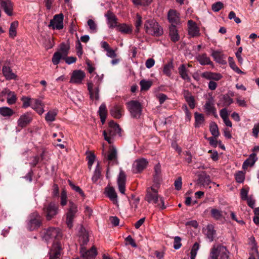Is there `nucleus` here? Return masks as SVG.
Returning <instances> with one entry per match:
<instances>
[{
    "label": "nucleus",
    "mask_w": 259,
    "mask_h": 259,
    "mask_svg": "<svg viewBox=\"0 0 259 259\" xmlns=\"http://www.w3.org/2000/svg\"><path fill=\"white\" fill-rule=\"evenodd\" d=\"M61 237V231L58 228L50 227L44 231L43 239L48 243H52V248L50 252V259H57L59 257L61 247L59 240Z\"/></svg>",
    "instance_id": "nucleus-1"
},
{
    "label": "nucleus",
    "mask_w": 259,
    "mask_h": 259,
    "mask_svg": "<svg viewBox=\"0 0 259 259\" xmlns=\"http://www.w3.org/2000/svg\"><path fill=\"white\" fill-rule=\"evenodd\" d=\"M145 200L149 203L154 204L156 207L160 209H164L166 208L163 197L158 195L157 190L153 187L147 188Z\"/></svg>",
    "instance_id": "nucleus-2"
},
{
    "label": "nucleus",
    "mask_w": 259,
    "mask_h": 259,
    "mask_svg": "<svg viewBox=\"0 0 259 259\" xmlns=\"http://www.w3.org/2000/svg\"><path fill=\"white\" fill-rule=\"evenodd\" d=\"M121 129L114 121H110L108 127L103 131L104 139L110 144L113 143L114 137L120 134Z\"/></svg>",
    "instance_id": "nucleus-3"
},
{
    "label": "nucleus",
    "mask_w": 259,
    "mask_h": 259,
    "mask_svg": "<svg viewBox=\"0 0 259 259\" xmlns=\"http://www.w3.org/2000/svg\"><path fill=\"white\" fill-rule=\"evenodd\" d=\"M96 82H89L88 83V90L89 92L90 99L92 100L98 101L100 98V85L102 80V76L99 77L98 75L94 78Z\"/></svg>",
    "instance_id": "nucleus-4"
},
{
    "label": "nucleus",
    "mask_w": 259,
    "mask_h": 259,
    "mask_svg": "<svg viewBox=\"0 0 259 259\" xmlns=\"http://www.w3.org/2000/svg\"><path fill=\"white\" fill-rule=\"evenodd\" d=\"M78 212V209L77 204L70 200L65 213L66 224L68 228H71L73 226L74 219L76 217Z\"/></svg>",
    "instance_id": "nucleus-5"
},
{
    "label": "nucleus",
    "mask_w": 259,
    "mask_h": 259,
    "mask_svg": "<svg viewBox=\"0 0 259 259\" xmlns=\"http://www.w3.org/2000/svg\"><path fill=\"white\" fill-rule=\"evenodd\" d=\"M144 28L147 33L154 35L160 36L163 33L162 28L154 20H148L144 24Z\"/></svg>",
    "instance_id": "nucleus-6"
},
{
    "label": "nucleus",
    "mask_w": 259,
    "mask_h": 259,
    "mask_svg": "<svg viewBox=\"0 0 259 259\" xmlns=\"http://www.w3.org/2000/svg\"><path fill=\"white\" fill-rule=\"evenodd\" d=\"M127 108L133 118L138 119L140 117L142 108L141 104L138 101L132 100L127 103Z\"/></svg>",
    "instance_id": "nucleus-7"
},
{
    "label": "nucleus",
    "mask_w": 259,
    "mask_h": 259,
    "mask_svg": "<svg viewBox=\"0 0 259 259\" xmlns=\"http://www.w3.org/2000/svg\"><path fill=\"white\" fill-rule=\"evenodd\" d=\"M41 224L40 217L37 212H34L29 216L27 223V228L30 231L37 229Z\"/></svg>",
    "instance_id": "nucleus-8"
},
{
    "label": "nucleus",
    "mask_w": 259,
    "mask_h": 259,
    "mask_svg": "<svg viewBox=\"0 0 259 259\" xmlns=\"http://www.w3.org/2000/svg\"><path fill=\"white\" fill-rule=\"evenodd\" d=\"M44 211L47 220H51L58 212V206L54 202H50L44 207Z\"/></svg>",
    "instance_id": "nucleus-9"
},
{
    "label": "nucleus",
    "mask_w": 259,
    "mask_h": 259,
    "mask_svg": "<svg viewBox=\"0 0 259 259\" xmlns=\"http://www.w3.org/2000/svg\"><path fill=\"white\" fill-rule=\"evenodd\" d=\"M64 16L62 13L55 15L53 19L50 21L49 27H51L53 29H61L63 28Z\"/></svg>",
    "instance_id": "nucleus-10"
},
{
    "label": "nucleus",
    "mask_w": 259,
    "mask_h": 259,
    "mask_svg": "<svg viewBox=\"0 0 259 259\" xmlns=\"http://www.w3.org/2000/svg\"><path fill=\"white\" fill-rule=\"evenodd\" d=\"M167 19L170 25L177 26L181 24L180 14L175 10H169L167 13Z\"/></svg>",
    "instance_id": "nucleus-11"
},
{
    "label": "nucleus",
    "mask_w": 259,
    "mask_h": 259,
    "mask_svg": "<svg viewBox=\"0 0 259 259\" xmlns=\"http://www.w3.org/2000/svg\"><path fill=\"white\" fill-rule=\"evenodd\" d=\"M85 73L80 70H74L71 74L70 82L75 84H80L85 77Z\"/></svg>",
    "instance_id": "nucleus-12"
},
{
    "label": "nucleus",
    "mask_w": 259,
    "mask_h": 259,
    "mask_svg": "<svg viewBox=\"0 0 259 259\" xmlns=\"http://www.w3.org/2000/svg\"><path fill=\"white\" fill-rule=\"evenodd\" d=\"M32 120L30 113L26 112L21 115L17 120V125L21 128H24L28 125Z\"/></svg>",
    "instance_id": "nucleus-13"
},
{
    "label": "nucleus",
    "mask_w": 259,
    "mask_h": 259,
    "mask_svg": "<svg viewBox=\"0 0 259 259\" xmlns=\"http://www.w3.org/2000/svg\"><path fill=\"white\" fill-rule=\"evenodd\" d=\"M80 252L83 259H94L97 254L95 246H93L89 250H87L84 247H82L80 248Z\"/></svg>",
    "instance_id": "nucleus-14"
},
{
    "label": "nucleus",
    "mask_w": 259,
    "mask_h": 259,
    "mask_svg": "<svg viewBox=\"0 0 259 259\" xmlns=\"http://www.w3.org/2000/svg\"><path fill=\"white\" fill-rule=\"evenodd\" d=\"M148 161L145 158L136 160L133 166V170L135 173L141 172L147 166Z\"/></svg>",
    "instance_id": "nucleus-15"
},
{
    "label": "nucleus",
    "mask_w": 259,
    "mask_h": 259,
    "mask_svg": "<svg viewBox=\"0 0 259 259\" xmlns=\"http://www.w3.org/2000/svg\"><path fill=\"white\" fill-rule=\"evenodd\" d=\"M2 72L6 80H17V75L12 71L11 68L8 66H4L2 68Z\"/></svg>",
    "instance_id": "nucleus-16"
},
{
    "label": "nucleus",
    "mask_w": 259,
    "mask_h": 259,
    "mask_svg": "<svg viewBox=\"0 0 259 259\" xmlns=\"http://www.w3.org/2000/svg\"><path fill=\"white\" fill-rule=\"evenodd\" d=\"M125 175L123 171H120L117 179V184L119 192L124 194L125 188Z\"/></svg>",
    "instance_id": "nucleus-17"
},
{
    "label": "nucleus",
    "mask_w": 259,
    "mask_h": 259,
    "mask_svg": "<svg viewBox=\"0 0 259 259\" xmlns=\"http://www.w3.org/2000/svg\"><path fill=\"white\" fill-rule=\"evenodd\" d=\"M31 107L40 115L42 114L45 111L44 105L39 99H32Z\"/></svg>",
    "instance_id": "nucleus-18"
},
{
    "label": "nucleus",
    "mask_w": 259,
    "mask_h": 259,
    "mask_svg": "<svg viewBox=\"0 0 259 259\" xmlns=\"http://www.w3.org/2000/svg\"><path fill=\"white\" fill-rule=\"evenodd\" d=\"M106 158L109 161V163H112V164H117V150L115 147L111 146L110 148Z\"/></svg>",
    "instance_id": "nucleus-19"
},
{
    "label": "nucleus",
    "mask_w": 259,
    "mask_h": 259,
    "mask_svg": "<svg viewBox=\"0 0 259 259\" xmlns=\"http://www.w3.org/2000/svg\"><path fill=\"white\" fill-rule=\"evenodd\" d=\"M0 5L7 15H12L13 5L10 0H0Z\"/></svg>",
    "instance_id": "nucleus-20"
},
{
    "label": "nucleus",
    "mask_w": 259,
    "mask_h": 259,
    "mask_svg": "<svg viewBox=\"0 0 259 259\" xmlns=\"http://www.w3.org/2000/svg\"><path fill=\"white\" fill-rule=\"evenodd\" d=\"M196 59L201 65H213L212 62L211 61L210 58L207 56L206 53L197 55L196 56Z\"/></svg>",
    "instance_id": "nucleus-21"
},
{
    "label": "nucleus",
    "mask_w": 259,
    "mask_h": 259,
    "mask_svg": "<svg viewBox=\"0 0 259 259\" xmlns=\"http://www.w3.org/2000/svg\"><path fill=\"white\" fill-rule=\"evenodd\" d=\"M105 16L107 19V23L110 28H113L118 26L117 19L113 13L108 11Z\"/></svg>",
    "instance_id": "nucleus-22"
},
{
    "label": "nucleus",
    "mask_w": 259,
    "mask_h": 259,
    "mask_svg": "<svg viewBox=\"0 0 259 259\" xmlns=\"http://www.w3.org/2000/svg\"><path fill=\"white\" fill-rule=\"evenodd\" d=\"M168 29L170 40L174 42L178 41L180 39V35L176 26L170 25Z\"/></svg>",
    "instance_id": "nucleus-23"
},
{
    "label": "nucleus",
    "mask_w": 259,
    "mask_h": 259,
    "mask_svg": "<svg viewBox=\"0 0 259 259\" xmlns=\"http://www.w3.org/2000/svg\"><path fill=\"white\" fill-rule=\"evenodd\" d=\"M201 76L207 79L214 80L215 81L220 80L223 77L220 73L208 71L203 72Z\"/></svg>",
    "instance_id": "nucleus-24"
},
{
    "label": "nucleus",
    "mask_w": 259,
    "mask_h": 259,
    "mask_svg": "<svg viewBox=\"0 0 259 259\" xmlns=\"http://www.w3.org/2000/svg\"><path fill=\"white\" fill-rule=\"evenodd\" d=\"M184 97L191 109L195 107V101L194 97L191 93L188 90H184L183 92Z\"/></svg>",
    "instance_id": "nucleus-25"
},
{
    "label": "nucleus",
    "mask_w": 259,
    "mask_h": 259,
    "mask_svg": "<svg viewBox=\"0 0 259 259\" xmlns=\"http://www.w3.org/2000/svg\"><path fill=\"white\" fill-rule=\"evenodd\" d=\"M257 159L256 154L254 153H252L249 155V157L244 161L242 165V168L246 169L248 167L253 166Z\"/></svg>",
    "instance_id": "nucleus-26"
},
{
    "label": "nucleus",
    "mask_w": 259,
    "mask_h": 259,
    "mask_svg": "<svg viewBox=\"0 0 259 259\" xmlns=\"http://www.w3.org/2000/svg\"><path fill=\"white\" fill-rule=\"evenodd\" d=\"M188 24L189 35L192 37L198 36L199 34V29L196 23L192 20H189Z\"/></svg>",
    "instance_id": "nucleus-27"
},
{
    "label": "nucleus",
    "mask_w": 259,
    "mask_h": 259,
    "mask_svg": "<svg viewBox=\"0 0 259 259\" xmlns=\"http://www.w3.org/2000/svg\"><path fill=\"white\" fill-rule=\"evenodd\" d=\"M211 55L217 63L222 64H225L226 63V61L224 59V55L222 54L221 51L213 50Z\"/></svg>",
    "instance_id": "nucleus-28"
},
{
    "label": "nucleus",
    "mask_w": 259,
    "mask_h": 259,
    "mask_svg": "<svg viewBox=\"0 0 259 259\" xmlns=\"http://www.w3.org/2000/svg\"><path fill=\"white\" fill-rule=\"evenodd\" d=\"M204 231L206 237L209 241L212 242L213 240L215 234V231L214 229L213 225L211 224L208 225L204 229Z\"/></svg>",
    "instance_id": "nucleus-29"
},
{
    "label": "nucleus",
    "mask_w": 259,
    "mask_h": 259,
    "mask_svg": "<svg viewBox=\"0 0 259 259\" xmlns=\"http://www.w3.org/2000/svg\"><path fill=\"white\" fill-rule=\"evenodd\" d=\"M204 108L205 111L208 114L215 113L216 109L214 107V101L212 98H210L206 102Z\"/></svg>",
    "instance_id": "nucleus-30"
},
{
    "label": "nucleus",
    "mask_w": 259,
    "mask_h": 259,
    "mask_svg": "<svg viewBox=\"0 0 259 259\" xmlns=\"http://www.w3.org/2000/svg\"><path fill=\"white\" fill-rule=\"evenodd\" d=\"M106 195L114 203H117V195L115 189L112 187H108L106 188Z\"/></svg>",
    "instance_id": "nucleus-31"
},
{
    "label": "nucleus",
    "mask_w": 259,
    "mask_h": 259,
    "mask_svg": "<svg viewBox=\"0 0 259 259\" xmlns=\"http://www.w3.org/2000/svg\"><path fill=\"white\" fill-rule=\"evenodd\" d=\"M194 116L195 127L199 128L202 126L205 122L204 115L196 112L194 113Z\"/></svg>",
    "instance_id": "nucleus-32"
},
{
    "label": "nucleus",
    "mask_w": 259,
    "mask_h": 259,
    "mask_svg": "<svg viewBox=\"0 0 259 259\" xmlns=\"http://www.w3.org/2000/svg\"><path fill=\"white\" fill-rule=\"evenodd\" d=\"M179 73L181 77L184 80L188 81H190V77L188 75V70L184 64H182L178 68Z\"/></svg>",
    "instance_id": "nucleus-33"
},
{
    "label": "nucleus",
    "mask_w": 259,
    "mask_h": 259,
    "mask_svg": "<svg viewBox=\"0 0 259 259\" xmlns=\"http://www.w3.org/2000/svg\"><path fill=\"white\" fill-rule=\"evenodd\" d=\"M219 259H228L229 251L224 246H218Z\"/></svg>",
    "instance_id": "nucleus-34"
},
{
    "label": "nucleus",
    "mask_w": 259,
    "mask_h": 259,
    "mask_svg": "<svg viewBox=\"0 0 259 259\" xmlns=\"http://www.w3.org/2000/svg\"><path fill=\"white\" fill-rule=\"evenodd\" d=\"M99 113L100 116L101 121L103 124L105 122L107 115L106 106L104 103H102L100 105L99 109Z\"/></svg>",
    "instance_id": "nucleus-35"
},
{
    "label": "nucleus",
    "mask_w": 259,
    "mask_h": 259,
    "mask_svg": "<svg viewBox=\"0 0 259 259\" xmlns=\"http://www.w3.org/2000/svg\"><path fill=\"white\" fill-rule=\"evenodd\" d=\"M57 113V110H50L46 114L45 119L47 122H52L55 120Z\"/></svg>",
    "instance_id": "nucleus-36"
},
{
    "label": "nucleus",
    "mask_w": 259,
    "mask_h": 259,
    "mask_svg": "<svg viewBox=\"0 0 259 259\" xmlns=\"http://www.w3.org/2000/svg\"><path fill=\"white\" fill-rule=\"evenodd\" d=\"M18 26V21H14L11 24L9 29V35L11 37L14 38L17 34V28Z\"/></svg>",
    "instance_id": "nucleus-37"
},
{
    "label": "nucleus",
    "mask_w": 259,
    "mask_h": 259,
    "mask_svg": "<svg viewBox=\"0 0 259 259\" xmlns=\"http://www.w3.org/2000/svg\"><path fill=\"white\" fill-rule=\"evenodd\" d=\"M118 29L122 33L130 34L132 32L131 27L125 24H120L117 26Z\"/></svg>",
    "instance_id": "nucleus-38"
},
{
    "label": "nucleus",
    "mask_w": 259,
    "mask_h": 259,
    "mask_svg": "<svg viewBox=\"0 0 259 259\" xmlns=\"http://www.w3.org/2000/svg\"><path fill=\"white\" fill-rule=\"evenodd\" d=\"M0 114L5 117H10L14 114V111L7 107H0Z\"/></svg>",
    "instance_id": "nucleus-39"
},
{
    "label": "nucleus",
    "mask_w": 259,
    "mask_h": 259,
    "mask_svg": "<svg viewBox=\"0 0 259 259\" xmlns=\"http://www.w3.org/2000/svg\"><path fill=\"white\" fill-rule=\"evenodd\" d=\"M198 181L203 186L208 185L211 183L209 176L206 174L201 175L199 178Z\"/></svg>",
    "instance_id": "nucleus-40"
},
{
    "label": "nucleus",
    "mask_w": 259,
    "mask_h": 259,
    "mask_svg": "<svg viewBox=\"0 0 259 259\" xmlns=\"http://www.w3.org/2000/svg\"><path fill=\"white\" fill-rule=\"evenodd\" d=\"M65 57L61 55V53L56 52H55L52 57V61L54 65H58L61 59H64Z\"/></svg>",
    "instance_id": "nucleus-41"
},
{
    "label": "nucleus",
    "mask_w": 259,
    "mask_h": 259,
    "mask_svg": "<svg viewBox=\"0 0 259 259\" xmlns=\"http://www.w3.org/2000/svg\"><path fill=\"white\" fill-rule=\"evenodd\" d=\"M228 62L230 67L236 73L238 74H244V72L242 71L235 64L232 57H229L228 58Z\"/></svg>",
    "instance_id": "nucleus-42"
},
{
    "label": "nucleus",
    "mask_w": 259,
    "mask_h": 259,
    "mask_svg": "<svg viewBox=\"0 0 259 259\" xmlns=\"http://www.w3.org/2000/svg\"><path fill=\"white\" fill-rule=\"evenodd\" d=\"M140 85L142 91H147L152 85V81L150 80L142 79L140 82Z\"/></svg>",
    "instance_id": "nucleus-43"
},
{
    "label": "nucleus",
    "mask_w": 259,
    "mask_h": 259,
    "mask_svg": "<svg viewBox=\"0 0 259 259\" xmlns=\"http://www.w3.org/2000/svg\"><path fill=\"white\" fill-rule=\"evenodd\" d=\"M101 176V168L100 167L99 164L98 163L95 168L94 175L92 177L93 181L94 182H96L100 179Z\"/></svg>",
    "instance_id": "nucleus-44"
},
{
    "label": "nucleus",
    "mask_w": 259,
    "mask_h": 259,
    "mask_svg": "<svg viewBox=\"0 0 259 259\" xmlns=\"http://www.w3.org/2000/svg\"><path fill=\"white\" fill-rule=\"evenodd\" d=\"M110 113L112 116L116 118H120L122 116L121 109L117 107H114L110 110Z\"/></svg>",
    "instance_id": "nucleus-45"
},
{
    "label": "nucleus",
    "mask_w": 259,
    "mask_h": 259,
    "mask_svg": "<svg viewBox=\"0 0 259 259\" xmlns=\"http://www.w3.org/2000/svg\"><path fill=\"white\" fill-rule=\"evenodd\" d=\"M209 127L212 135L214 137H218L219 136V132L217 124L214 122H211Z\"/></svg>",
    "instance_id": "nucleus-46"
},
{
    "label": "nucleus",
    "mask_w": 259,
    "mask_h": 259,
    "mask_svg": "<svg viewBox=\"0 0 259 259\" xmlns=\"http://www.w3.org/2000/svg\"><path fill=\"white\" fill-rule=\"evenodd\" d=\"M199 248L200 245L199 243L195 242L193 244L191 250V259H195L197 253V251L199 249Z\"/></svg>",
    "instance_id": "nucleus-47"
},
{
    "label": "nucleus",
    "mask_w": 259,
    "mask_h": 259,
    "mask_svg": "<svg viewBox=\"0 0 259 259\" xmlns=\"http://www.w3.org/2000/svg\"><path fill=\"white\" fill-rule=\"evenodd\" d=\"M249 244L251 246L252 253H255L257 255L258 251L255 238L253 237H251L249 238Z\"/></svg>",
    "instance_id": "nucleus-48"
},
{
    "label": "nucleus",
    "mask_w": 259,
    "mask_h": 259,
    "mask_svg": "<svg viewBox=\"0 0 259 259\" xmlns=\"http://www.w3.org/2000/svg\"><path fill=\"white\" fill-rule=\"evenodd\" d=\"M60 204L62 206H64L66 205L67 202V195L66 191L63 189L61 191L60 195Z\"/></svg>",
    "instance_id": "nucleus-49"
},
{
    "label": "nucleus",
    "mask_w": 259,
    "mask_h": 259,
    "mask_svg": "<svg viewBox=\"0 0 259 259\" xmlns=\"http://www.w3.org/2000/svg\"><path fill=\"white\" fill-rule=\"evenodd\" d=\"M17 100L16 96L14 92H9L8 94L7 97V102L9 104H14Z\"/></svg>",
    "instance_id": "nucleus-50"
},
{
    "label": "nucleus",
    "mask_w": 259,
    "mask_h": 259,
    "mask_svg": "<svg viewBox=\"0 0 259 259\" xmlns=\"http://www.w3.org/2000/svg\"><path fill=\"white\" fill-rule=\"evenodd\" d=\"M212 217L215 220H220L222 217V212L219 209L213 208L211 210Z\"/></svg>",
    "instance_id": "nucleus-51"
},
{
    "label": "nucleus",
    "mask_w": 259,
    "mask_h": 259,
    "mask_svg": "<svg viewBox=\"0 0 259 259\" xmlns=\"http://www.w3.org/2000/svg\"><path fill=\"white\" fill-rule=\"evenodd\" d=\"M69 48L67 45L65 44H62L60 46L59 51L57 52L61 53V55L65 57L68 55Z\"/></svg>",
    "instance_id": "nucleus-52"
},
{
    "label": "nucleus",
    "mask_w": 259,
    "mask_h": 259,
    "mask_svg": "<svg viewBox=\"0 0 259 259\" xmlns=\"http://www.w3.org/2000/svg\"><path fill=\"white\" fill-rule=\"evenodd\" d=\"M208 259H219L218 246L211 249Z\"/></svg>",
    "instance_id": "nucleus-53"
},
{
    "label": "nucleus",
    "mask_w": 259,
    "mask_h": 259,
    "mask_svg": "<svg viewBox=\"0 0 259 259\" xmlns=\"http://www.w3.org/2000/svg\"><path fill=\"white\" fill-rule=\"evenodd\" d=\"M79 242L80 243L81 247H83L89 242L88 235L85 233L79 236Z\"/></svg>",
    "instance_id": "nucleus-54"
},
{
    "label": "nucleus",
    "mask_w": 259,
    "mask_h": 259,
    "mask_svg": "<svg viewBox=\"0 0 259 259\" xmlns=\"http://www.w3.org/2000/svg\"><path fill=\"white\" fill-rule=\"evenodd\" d=\"M172 68V64L171 63H168L165 64L163 67V73L167 76L171 75V70Z\"/></svg>",
    "instance_id": "nucleus-55"
},
{
    "label": "nucleus",
    "mask_w": 259,
    "mask_h": 259,
    "mask_svg": "<svg viewBox=\"0 0 259 259\" xmlns=\"http://www.w3.org/2000/svg\"><path fill=\"white\" fill-rule=\"evenodd\" d=\"M32 99L27 97H23L21 99L23 102V107L26 108L29 106H31Z\"/></svg>",
    "instance_id": "nucleus-56"
},
{
    "label": "nucleus",
    "mask_w": 259,
    "mask_h": 259,
    "mask_svg": "<svg viewBox=\"0 0 259 259\" xmlns=\"http://www.w3.org/2000/svg\"><path fill=\"white\" fill-rule=\"evenodd\" d=\"M69 186L71 187V188L78 192L81 196H84V193L82 191V190L77 186H75L73 183H72L70 180H68Z\"/></svg>",
    "instance_id": "nucleus-57"
},
{
    "label": "nucleus",
    "mask_w": 259,
    "mask_h": 259,
    "mask_svg": "<svg viewBox=\"0 0 259 259\" xmlns=\"http://www.w3.org/2000/svg\"><path fill=\"white\" fill-rule=\"evenodd\" d=\"M182 239L179 236H176L174 237V248L175 249H179L182 246L181 243Z\"/></svg>",
    "instance_id": "nucleus-58"
},
{
    "label": "nucleus",
    "mask_w": 259,
    "mask_h": 259,
    "mask_svg": "<svg viewBox=\"0 0 259 259\" xmlns=\"http://www.w3.org/2000/svg\"><path fill=\"white\" fill-rule=\"evenodd\" d=\"M245 179V176L243 172L241 171H238L236 175H235V179L236 181L239 183H242Z\"/></svg>",
    "instance_id": "nucleus-59"
},
{
    "label": "nucleus",
    "mask_w": 259,
    "mask_h": 259,
    "mask_svg": "<svg viewBox=\"0 0 259 259\" xmlns=\"http://www.w3.org/2000/svg\"><path fill=\"white\" fill-rule=\"evenodd\" d=\"M142 24V17L138 14L136 15V20L135 21L136 31L139 32V28Z\"/></svg>",
    "instance_id": "nucleus-60"
},
{
    "label": "nucleus",
    "mask_w": 259,
    "mask_h": 259,
    "mask_svg": "<svg viewBox=\"0 0 259 259\" xmlns=\"http://www.w3.org/2000/svg\"><path fill=\"white\" fill-rule=\"evenodd\" d=\"M155 175L154 176V181L156 182L159 180V175L160 173V166L159 165H156L154 167Z\"/></svg>",
    "instance_id": "nucleus-61"
},
{
    "label": "nucleus",
    "mask_w": 259,
    "mask_h": 259,
    "mask_svg": "<svg viewBox=\"0 0 259 259\" xmlns=\"http://www.w3.org/2000/svg\"><path fill=\"white\" fill-rule=\"evenodd\" d=\"M233 102V99L229 96L226 95L223 97V104L225 106H229Z\"/></svg>",
    "instance_id": "nucleus-62"
},
{
    "label": "nucleus",
    "mask_w": 259,
    "mask_h": 259,
    "mask_svg": "<svg viewBox=\"0 0 259 259\" xmlns=\"http://www.w3.org/2000/svg\"><path fill=\"white\" fill-rule=\"evenodd\" d=\"M88 25L91 31L94 32L97 31V25L93 20H89L88 21Z\"/></svg>",
    "instance_id": "nucleus-63"
},
{
    "label": "nucleus",
    "mask_w": 259,
    "mask_h": 259,
    "mask_svg": "<svg viewBox=\"0 0 259 259\" xmlns=\"http://www.w3.org/2000/svg\"><path fill=\"white\" fill-rule=\"evenodd\" d=\"M223 3L220 2H218L212 5V10L214 12H218L223 8Z\"/></svg>",
    "instance_id": "nucleus-64"
}]
</instances>
